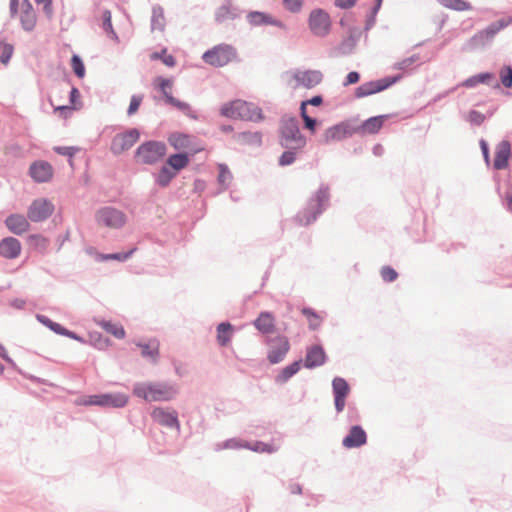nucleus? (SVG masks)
<instances>
[{
	"instance_id": "obj_49",
	"label": "nucleus",
	"mask_w": 512,
	"mask_h": 512,
	"mask_svg": "<svg viewBox=\"0 0 512 512\" xmlns=\"http://www.w3.org/2000/svg\"><path fill=\"white\" fill-rule=\"evenodd\" d=\"M151 60H161L167 67H174L176 65V58L172 54L167 53V48L164 47L160 51L153 52L150 55Z\"/></svg>"
},
{
	"instance_id": "obj_60",
	"label": "nucleus",
	"mask_w": 512,
	"mask_h": 512,
	"mask_svg": "<svg viewBox=\"0 0 512 512\" xmlns=\"http://www.w3.org/2000/svg\"><path fill=\"white\" fill-rule=\"evenodd\" d=\"M384 282L392 283L398 278V272L389 265L383 266L380 271Z\"/></svg>"
},
{
	"instance_id": "obj_56",
	"label": "nucleus",
	"mask_w": 512,
	"mask_h": 512,
	"mask_svg": "<svg viewBox=\"0 0 512 512\" xmlns=\"http://www.w3.org/2000/svg\"><path fill=\"white\" fill-rule=\"evenodd\" d=\"M110 340L101 333L95 332L90 334V343L97 349L103 350L107 348Z\"/></svg>"
},
{
	"instance_id": "obj_40",
	"label": "nucleus",
	"mask_w": 512,
	"mask_h": 512,
	"mask_svg": "<svg viewBox=\"0 0 512 512\" xmlns=\"http://www.w3.org/2000/svg\"><path fill=\"white\" fill-rule=\"evenodd\" d=\"M153 382H136L133 385L132 393L135 397L151 402Z\"/></svg>"
},
{
	"instance_id": "obj_38",
	"label": "nucleus",
	"mask_w": 512,
	"mask_h": 512,
	"mask_svg": "<svg viewBox=\"0 0 512 512\" xmlns=\"http://www.w3.org/2000/svg\"><path fill=\"white\" fill-rule=\"evenodd\" d=\"M166 25L164 9L161 5L155 4L152 7L151 31H164Z\"/></svg>"
},
{
	"instance_id": "obj_55",
	"label": "nucleus",
	"mask_w": 512,
	"mask_h": 512,
	"mask_svg": "<svg viewBox=\"0 0 512 512\" xmlns=\"http://www.w3.org/2000/svg\"><path fill=\"white\" fill-rule=\"evenodd\" d=\"M103 327L117 339H123L125 337V329L121 325L112 323L111 321H104Z\"/></svg>"
},
{
	"instance_id": "obj_46",
	"label": "nucleus",
	"mask_w": 512,
	"mask_h": 512,
	"mask_svg": "<svg viewBox=\"0 0 512 512\" xmlns=\"http://www.w3.org/2000/svg\"><path fill=\"white\" fill-rule=\"evenodd\" d=\"M219 173L217 177V181L219 185L222 187V191L228 189L231 180L233 179V175L229 169V167L221 163L218 165Z\"/></svg>"
},
{
	"instance_id": "obj_36",
	"label": "nucleus",
	"mask_w": 512,
	"mask_h": 512,
	"mask_svg": "<svg viewBox=\"0 0 512 512\" xmlns=\"http://www.w3.org/2000/svg\"><path fill=\"white\" fill-rule=\"evenodd\" d=\"M176 176L177 174L164 163L158 173L154 174V182L159 187L166 188Z\"/></svg>"
},
{
	"instance_id": "obj_3",
	"label": "nucleus",
	"mask_w": 512,
	"mask_h": 512,
	"mask_svg": "<svg viewBox=\"0 0 512 512\" xmlns=\"http://www.w3.org/2000/svg\"><path fill=\"white\" fill-rule=\"evenodd\" d=\"M278 144L281 147L301 146L307 144L306 136L300 131L299 121L295 116L284 115L279 121Z\"/></svg>"
},
{
	"instance_id": "obj_52",
	"label": "nucleus",
	"mask_w": 512,
	"mask_h": 512,
	"mask_svg": "<svg viewBox=\"0 0 512 512\" xmlns=\"http://www.w3.org/2000/svg\"><path fill=\"white\" fill-rule=\"evenodd\" d=\"M70 62L75 76L79 79L84 78L86 70L83 59L78 54H73Z\"/></svg>"
},
{
	"instance_id": "obj_23",
	"label": "nucleus",
	"mask_w": 512,
	"mask_h": 512,
	"mask_svg": "<svg viewBox=\"0 0 512 512\" xmlns=\"http://www.w3.org/2000/svg\"><path fill=\"white\" fill-rule=\"evenodd\" d=\"M177 393V389L167 382H153L151 402L171 401Z\"/></svg>"
},
{
	"instance_id": "obj_51",
	"label": "nucleus",
	"mask_w": 512,
	"mask_h": 512,
	"mask_svg": "<svg viewBox=\"0 0 512 512\" xmlns=\"http://www.w3.org/2000/svg\"><path fill=\"white\" fill-rule=\"evenodd\" d=\"M301 313L308 318L310 330H317L320 327L322 320L316 310L311 307H303Z\"/></svg>"
},
{
	"instance_id": "obj_45",
	"label": "nucleus",
	"mask_w": 512,
	"mask_h": 512,
	"mask_svg": "<svg viewBox=\"0 0 512 512\" xmlns=\"http://www.w3.org/2000/svg\"><path fill=\"white\" fill-rule=\"evenodd\" d=\"M153 85L156 90L162 93L163 99L167 104V95H172L171 92L168 91L173 86L172 79L157 76L153 82Z\"/></svg>"
},
{
	"instance_id": "obj_20",
	"label": "nucleus",
	"mask_w": 512,
	"mask_h": 512,
	"mask_svg": "<svg viewBox=\"0 0 512 512\" xmlns=\"http://www.w3.org/2000/svg\"><path fill=\"white\" fill-rule=\"evenodd\" d=\"M494 36L490 32L488 27L478 31L472 37H470L462 46V51L471 52L484 48L486 45L490 44L493 40Z\"/></svg>"
},
{
	"instance_id": "obj_32",
	"label": "nucleus",
	"mask_w": 512,
	"mask_h": 512,
	"mask_svg": "<svg viewBox=\"0 0 512 512\" xmlns=\"http://www.w3.org/2000/svg\"><path fill=\"white\" fill-rule=\"evenodd\" d=\"M302 358L293 361L291 364L284 367L276 376L275 383L276 384H285L288 382L294 375H296L301 369Z\"/></svg>"
},
{
	"instance_id": "obj_12",
	"label": "nucleus",
	"mask_w": 512,
	"mask_h": 512,
	"mask_svg": "<svg viewBox=\"0 0 512 512\" xmlns=\"http://www.w3.org/2000/svg\"><path fill=\"white\" fill-rule=\"evenodd\" d=\"M125 213L115 207L106 206L97 212V221L106 227L120 229L126 224Z\"/></svg>"
},
{
	"instance_id": "obj_30",
	"label": "nucleus",
	"mask_w": 512,
	"mask_h": 512,
	"mask_svg": "<svg viewBox=\"0 0 512 512\" xmlns=\"http://www.w3.org/2000/svg\"><path fill=\"white\" fill-rule=\"evenodd\" d=\"M233 137L240 145L260 147L263 134L260 131H242L234 134Z\"/></svg>"
},
{
	"instance_id": "obj_24",
	"label": "nucleus",
	"mask_w": 512,
	"mask_h": 512,
	"mask_svg": "<svg viewBox=\"0 0 512 512\" xmlns=\"http://www.w3.org/2000/svg\"><path fill=\"white\" fill-rule=\"evenodd\" d=\"M22 250L21 242L12 236L0 240V256L5 259H16L20 256Z\"/></svg>"
},
{
	"instance_id": "obj_58",
	"label": "nucleus",
	"mask_w": 512,
	"mask_h": 512,
	"mask_svg": "<svg viewBox=\"0 0 512 512\" xmlns=\"http://www.w3.org/2000/svg\"><path fill=\"white\" fill-rule=\"evenodd\" d=\"M144 99L143 94H133L130 99V103L127 109V115L132 116L139 110V107Z\"/></svg>"
},
{
	"instance_id": "obj_34",
	"label": "nucleus",
	"mask_w": 512,
	"mask_h": 512,
	"mask_svg": "<svg viewBox=\"0 0 512 512\" xmlns=\"http://www.w3.org/2000/svg\"><path fill=\"white\" fill-rule=\"evenodd\" d=\"M494 79H495V74L493 72H489V71L481 72V73L475 74V75L465 79L461 83V86L466 87V88H474L478 84L490 85L491 81H493Z\"/></svg>"
},
{
	"instance_id": "obj_17",
	"label": "nucleus",
	"mask_w": 512,
	"mask_h": 512,
	"mask_svg": "<svg viewBox=\"0 0 512 512\" xmlns=\"http://www.w3.org/2000/svg\"><path fill=\"white\" fill-rule=\"evenodd\" d=\"M151 417L159 425L167 428H175L180 430V422L176 410L166 411L162 407H155L151 412Z\"/></svg>"
},
{
	"instance_id": "obj_5",
	"label": "nucleus",
	"mask_w": 512,
	"mask_h": 512,
	"mask_svg": "<svg viewBox=\"0 0 512 512\" xmlns=\"http://www.w3.org/2000/svg\"><path fill=\"white\" fill-rule=\"evenodd\" d=\"M129 397L125 393H100L88 395L80 402L85 406H99L102 408H123L127 405Z\"/></svg>"
},
{
	"instance_id": "obj_62",
	"label": "nucleus",
	"mask_w": 512,
	"mask_h": 512,
	"mask_svg": "<svg viewBox=\"0 0 512 512\" xmlns=\"http://www.w3.org/2000/svg\"><path fill=\"white\" fill-rule=\"evenodd\" d=\"M486 120V116L478 110L472 109L468 114V121L472 125L480 126Z\"/></svg>"
},
{
	"instance_id": "obj_25",
	"label": "nucleus",
	"mask_w": 512,
	"mask_h": 512,
	"mask_svg": "<svg viewBox=\"0 0 512 512\" xmlns=\"http://www.w3.org/2000/svg\"><path fill=\"white\" fill-rule=\"evenodd\" d=\"M137 250V247H133L128 251L114 252V253H100L95 248L89 247L86 252L93 256L96 262H105L110 260H116L119 262L127 261Z\"/></svg>"
},
{
	"instance_id": "obj_29",
	"label": "nucleus",
	"mask_w": 512,
	"mask_h": 512,
	"mask_svg": "<svg viewBox=\"0 0 512 512\" xmlns=\"http://www.w3.org/2000/svg\"><path fill=\"white\" fill-rule=\"evenodd\" d=\"M167 140L169 145L179 152L190 147V141L196 140V137L185 132L176 131L170 133Z\"/></svg>"
},
{
	"instance_id": "obj_42",
	"label": "nucleus",
	"mask_w": 512,
	"mask_h": 512,
	"mask_svg": "<svg viewBox=\"0 0 512 512\" xmlns=\"http://www.w3.org/2000/svg\"><path fill=\"white\" fill-rule=\"evenodd\" d=\"M499 78L500 83L496 82L493 85L494 89L500 88V84H502L505 88H512V65L504 64L499 70Z\"/></svg>"
},
{
	"instance_id": "obj_50",
	"label": "nucleus",
	"mask_w": 512,
	"mask_h": 512,
	"mask_svg": "<svg viewBox=\"0 0 512 512\" xmlns=\"http://www.w3.org/2000/svg\"><path fill=\"white\" fill-rule=\"evenodd\" d=\"M249 445V441L241 440L239 438H229L223 441L222 443L217 444L216 450H222V449H232V450H238L241 448L247 449Z\"/></svg>"
},
{
	"instance_id": "obj_53",
	"label": "nucleus",
	"mask_w": 512,
	"mask_h": 512,
	"mask_svg": "<svg viewBox=\"0 0 512 512\" xmlns=\"http://www.w3.org/2000/svg\"><path fill=\"white\" fill-rule=\"evenodd\" d=\"M247 449L258 453H273L276 451L273 444L259 440H256L253 443L249 442Z\"/></svg>"
},
{
	"instance_id": "obj_4",
	"label": "nucleus",
	"mask_w": 512,
	"mask_h": 512,
	"mask_svg": "<svg viewBox=\"0 0 512 512\" xmlns=\"http://www.w3.org/2000/svg\"><path fill=\"white\" fill-rule=\"evenodd\" d=\"M167 153L166 144L162 141L148 140L139 145L135 151L136 160L145 165H154Z\"/></svg>"
},
{
	"instance_id": "obj_61",
	"label": "nucleus",
	"mask_w": 512,
	"mask_h": 512,
	"mask_svg": "<svg viewBox=\"0 0 512 512\" xmlns=\"http://www.w3.org/2000/svg\"><path fill=\"white\" fill-rule=\"evenodd\" d=\"M1 46L2 52L0 54V63L7 65L12 58L14 46L10 43H3Z\"/></svg>"
},
{
	"instance_id": "obj_41",
	"label": "nucleus",
	"mask_w": 512,
	"mask_h": 512,
	"mask_svg": "<svg viewBox=\"0 0 512 512\" xmlns=\"http://www.w3.org/2000/svg\"><path fill=\"white\" fill-rule=\"evenodd\" d=\"M333 397H348L350 386L346 379L336 376L332 380Z\"/></svg>"
},
{
	"instance_id": "obj_15",
	"label": "nucleus",
	"mask_w": 512,
	"mask_h": 512,
	"mask_svg": "<svg viewBox=\"0 0 512 512\" xmlns=\"http://www.w3.org/2000/svg\"><path fill=\"white\" fill-rule=\"evenodd\" d=\"M54 175L53 166L45 160H36L29 167V176L36 183H47Z\"/></svg>"
},
{
	"instance_id": "obj_47",
	"label": "nucleus",
	"mask_w": 512,
	"mask_h": 512,
	"mask_svg": "<svg viewBox=\"0 0 512 512\" xmlns=\"http://www.w3.org/2000/svg\"><path fill=\"white\" fill-rule=\"evenodd\" d=\"M439 4L445 8L455 11H468L472 10V5L466 0H437Z\"/></svg>"
},
{
	"instance_id": "obj_14",
	"label": "nucleus",
	"mask_w": 512,
	"mask_h": 512,
	"mask_svg": "<svg viewBox=\"0 0 512 512\" xmlns=\"http://www.w3.org/2000/svg\"><path fill=\"white\" fill-rule=\"evenodd\" d=\"M328 361V356L321 344H314L306 348L305 358L302 359V365L306 369H315L324 365Z\"/></svg>"
},
{
	"instance_id": "obj_54",
	"label": "nucleus",
	"mask_w": 512,
	"mask_h": 512,
	"mask_svg": "<svg viewBox=\"0 0 512 512\" xmlns=\"http://www.w3.org/2000/svg\"><path fill=\"white\" fill-rule=\"evenodd\" d=\"M511 23H512V16H507V17H504L499 20L491 22L487 27L489 29V33L491 32L493 34V36L495 37V35L500 30L506 28Z\"/></svg>"
},
{
	"instance_id": "obj_6",
	"label": "nucleus",
	"mask_w": 512,
	"mask_h": 512,
	"mask_svg": "<svg viewBox=\"0 0 512 512\" xmlns=\"http://www.w3.org/2000/svg\"><path fill=\"white\" fill-rule=\"evenodd\" d=\"M237 57V50L230 44H218L211 49L206 50L202 55V60L216 68L223 67Z\"/></svg>"
},
{
	"instance_id": "obj_35",
	"label": "nucleus",
	"mask_w": 512,
	"mask_h": 512,
	"mask_svg": "<svg viewBox=\"0 0 512 512\" xmlns=\"http://www.w3.org/2000/svg\"><path fill=\"white\" fill-rule=\"evenodd\" d=\"M217 342L221 347H226L232 338L234 326L229 321L221 322L217 325Z\"/></svg>"
},
{
	"instance_id": "obj_63",
	"label": "nucleus",
	"mask_w": 512,
	"mask_h": 512,
	"mask_svg": "<svg viewBox=\"0 0 512 512\" xmlns=\"http://www.w3.org/2000/svg\"><path fill=\"white\" fill-rule=\"evenodd\" d=\"M283 6L291 13H299L303 7L304 0H283Z\"/></svg>"
},
{
	"instance_id": "obj_2",
	"label": "nucleus",
	"mask_w": 512,
	"mask_h": 512,
	"mask_svg": "<svg viewBox=\"0 0 512 512\" xmlns=\"http://www.w3.org/2000/svg\"><path fill=\"white\" fill-rule=\"evenodd\" d=\"M220 112L222 116L227 118L241 119L255 123L264 119L262 109L259 106L241 99L224 104Z\"/></svg>"
},
{
	"instance_id": "obj_16",
	"label": "nucleus",
	"mask_w": 512,
	"mask_h": 512,
	"mask_svg": "<svg viewBox=\"0 0 512 512\" xmlns=\"http://www.w3.org/2000/svg\"><path fill=\"white\" fill-rule=\"evenodd\" d=\"M510 159H512V145L510 141L503 139L495 147L493 169L497 171L507 169Z\"/></svg>"
},
{
	"instance_id": "obj_43",
	"label": "nucleus",
	"mask_w": 512,
	"mask_h": 512,
	"mask_svg": "<svg viewBox=\"0 0 512 512\" xmlns=\"http://www.w3.org/2000/svg\"><path fill=\"white\" fill-rule=\"evenodd\" d=\"M102 29L108 35V37H110L111 39H113L117 42L119 41L118 34L116 33V31L113 28L112 14L109 9H104L102 11Z\"/></svg>"
},
{
	"instance_id": "obj_28",
	"label": "nucleus",
	"mask_w": 512,
	"mask_h": 512,
	"mask_svg": "<svg viewBox=\"0 0 512 512\" xmlns=\"http://www.w3.org/2000/svg\"><path fill=\"white\" fill-rule=\"evenodd\" d=\"M254 327L263 335H269L275 331V316L270 311H261L253 321Z\"/></svg>"
},
{
	"instance_id": "obj_57",
	"label": "nucleus",
	"mask_w": 512,
	"mask_h": 512,
	"mask_svg": "<svg viewBox=\"0 0 512 512\" xmlns=\"http://www.w3.org/2000/svg\"><path fill=\"white\" fill-rule=\"evenodd\" d=\"M53 151L58 155L67 156L70 165H72V159L79 148L76 146H55Z\"/></svg>"
},
{
	"instance_id": "obj_22",
	"label": "nucleus",
	"mask_w": 512,
	"mask_h": 512,
	"mask_svg": "<svg viewBox=\"0 0 512 512\" xmlns=\"http://www.w3.org/2000/svg\"><path fill=\"white\" fill-rule=\"evenodd\" d=\"M367 443V433L361 425H353L348 434L342 439L343 447L347 449L360 448Z\"/></svg>"
},
{
	"instance_id": "obj_11",
	"label": "nucleus",
	"mask_w": 512,
	"mask_h": 512,
	"mask_svg": "<svg viewBox=\"0 0 512 512\" xmlns=\"http://www.w3.org/2000/svg\"><path fill=\"white\" fill-rule=\"evenodd\" d=\"M140 138V131L137 128H131L123 133L116 134L111 141L110 151L114 155H120L130 149Z\"/></svg>"
},
{
	"instance_id": "obj_19",
	"label": "nucleus",
	"mask_w": 512,
	"mask_h": 512,
	"mask_svg": "<svg viewBox=\"0 0 512 512\" xmlns=\"http://www.w3.org/2000/svg\"><path fill=\"white\" fill-rule=\"evenodd\" d=\"M361 36L362 31L359 27L350 26L348 36L343 38L336 47L338 55L347 56L352 54Z\"/></svg>"
},
{
	"instance_id": "obj_44",
	"label": "nucleus",
	"mask_w": 512,
	"mask_h": 512,
	"mask_svg": "<svg viewBox=\"0 0 512 512\" xmlns=\"http://www.w3.org/2000/svg\"><path fill=\"white\" fill-rule=\"evenodd\" d=\"M27 242L32 249L40 253H44L47 250L49 243L48 239L42 234H30L27 237Z\"/></svg>"
},
{
	"instance_id": "obj_31",
	"label": "nucleus",
	"mask_w": 512,
	"mask_h": 512,
	"mask_svg": "<svg viewBox=\"0 0 512 512\" xmlns=\"http://www.w3.org/2000/svg\"><path fill=\"white\" fill-rule=\"evenodd\" d=\"M170 169H172L176 174L185 169L189 164V156L187 153L182 151L170 154L165 162Z\"/></svg>"
},
{
	"instance_id": "obj_8",
	"label": "nucleus",
	"mask_w": 512,
	"mask_h": 512,
	"mask_svg": "<svg viewBox=\"0 0 512 512\" xmlns=\"http://www.w3.org/2000/svg\"><path fill=\"white\" fill-rule=\"evenodd\" d=\"M308 27L311 33L316 37L324 38L328 36L332 28L329 13L322 8L313 9L308 17Z\"/></svg>"
},
{
	"instance_id": "obj_10",
	"label": "nucleus",
	"mask_w": 512,
	"mask_h": 512,
	"mask_svg": "<svg viewBox=\"0 0 512 512\" xmlns=\"http://www.w3.org/2000/svg\"><path fill=\"white\" fill-rule=\"evenodd\" d=\"M356 120L346 119L329 128L324 132V143L332 141H341L357 133Z\"/></svg>"
},
{
	"instance_id": "obj_27",
	"label": "nucleus",
	"mask_w": 512,
	"mask_h": 512,
	"mask_svg": "<svg viewBox=\"0 0 512 512\" xmlns=\"http://www.w3.org/2000/svg\"><path fill=\"white\" fill-rule=\"evenodd\" d=\"M294 79L298 85L312 89L322 82L323 73L320 70H305L295 73Z\"/></svg>"
},
{
	"instance_id": "obj_26",
	"label": "nucleus",
	"mask_w": 512,
	"mask_h": 512,
	"mask_svg": "<svg viewBox=\"0 0 512 512\" xmlns=\"http://www.w3.org/2000/svg\"><path fill=\"white\" fill-rule=\"evenodd\" d=\"M4 224L7 229L15 235H22L30 228L28 219L19 213H12L8 215L4 221Z\"/></svg>"
},
{
	"instance_id": "obj_64",
	"label": "nucleus",
	"mask_w": 512,
	"mask_h": 512,
	"mask_svg": "<svg viewBox=\"0 0 512 512\" xmlns=\"http://www.w3.org/2000/svg\"><path fill=\"white\" fill-rule=\"evenodd\" d=\"M230 8L227 5H221L215 11V21L217 23H223L229 19Z\"/></svg>"
},
{
	"instance_id": "obj_37",
	"label": "nucleus",
	"mask_w": 512,
	"mask_h": 512,
	"mask_svg": "<svg viewBox=\"0 0 512 512\" xmlns=\"http://www.w3.org/2000/svg\"><path fill=\"white\" fill-rule=\"evenodd\" d=\"M167 104L180 110L184 115L193 120H198L199 115L192 110L189 103L175 98L173 95H167Z\"/></svg>"
},
{
	"instance_id": "obj_13",
	"label": "nucleus",
	"mask_w": 512,
	"mask_h": 512,
	"mask_svg": "<svg viewBox=\"0 0 512 512\" xmlns=\"http://www.w3.org/2000/svg\"><path fill=\"white\" fill-rule=\"evenodd\" d=\"M54 212V205L46 198H39L32 201L28 207L27 216L32 222L47 220Z\"/></svg>"
},
{
	"instance_id": "obj_59",
	"label": "nucleus",
	"mask_w": 512,
	"mask_h": 512,
	"mask_svg": "<svg viewBox=\"0 0 512 512\" xmlns=\"http://www.w3.org/2000/svg\"><path fill=\"white\" fill-rule=\"evenodd\" d=\"M420 60L419 54H413L399 62H396L393 66L394 69L406 71L410 66Z\"/></svg>"
},
{
	"instance_id": "obj_9",
	"label": "nucleus",
	"mask_w": 512,
	"mask_h": 512,
	"mask_svg": "<svg viewBox=\"0 0 512 512\" xmlns=\"http://www.w3.org/2000/svg\"><path fill=\"white\" fill-rule=\"evenodd\" d=\"M266 344L270 346L267 353V360L270 364H278L282 362L291 348L290 341L285 335L268 337Z\"/></svg>"
},
{
	"instance_id": "obj_7",
	"label": "nucleus",
	"mask_w": 512,
	"mask_h": 512,
	"mask_svg": "<svg viewBox=\"0 0 512 512\" xmlns=\"http://www.w3.org/2000/svg\"><path fill=\"white\" fill-rule=\"evenodd\" d=\"M401 79L402 74H396L362 83L355 89L354 96L359 99L382 92L396 84Z\"/></svg>"
},
{
	"instance_id": "obj_1",
	"label": "nucleus",
	"mask_w": 512,
	"mask_h": 512,
	"mask_svg": "<svg viewBox=\"0 0 512 512\" xmlns=\"http://www.w3.org/2000/svg\"><path fill=\"white\" fill-rule=\"evenodd\" d=\"M330 187L321 183L319 188L307 199L306 204L294 216V221L299 226L313 224L330 206Z\"/></svg>"
},
{
	"instance_id": "obj_33",
	"label": "nucleus",
	"mask_w": 512,
	"mask_h": 512,
	"mask_svg": "<svg viewBox=\"0 0 512 512\" xmlns=\"http://www.w3.org/2000/svg\"><path fill=\"white\" fill-rule=\"evenodd\" d=\"M282 148L284 151L278 158V165L280 167H286L292 165L296 161L298 153L302 152L305 147L289 145Z\"/></svg>"
},
{
	"instance_id": "obj_48",
	"label": "nucleus",
	"mask_w": 512,
	"mask_h": 512,
	"mask_svg": "<svg viewBox=\"0 0 512 512\" xmlns=\"http://www.w3.org/2000/svg\"><path fill=\"white\" fill-rule=\"evenodd\" d=\"M37 22L36 13L22 11L20 14V23L21 27L26 32H31L34 30Z\"/></svg>"
},
{
	"instance_id": "obj_18",
	"label": "nucleus",
	"mask_w": 512,
	"mask_h": 512,
	"mask_svg": "<svg viewBox=\"0 0 512 512\" xmlns=\"http://www.w3.org/2000/svg\"><path fill=\"white\" fill-rule=\"evenodd\" d=\"M246 19L251 26L271 25L283 30H287V25L280 19L274 18L272 15L262 11H250Z\"/></svg>"
},
{
	"instance_id": "obj_21",
	"label": "nucleus",
	"mask_w": 512,
	"mask_h": 512,
	"mask_svg": "<svg viewBox=\"0 0 512 512\" xmlns=\"http://www.w3.org/2000/svg\"><path fill=\"white\" fill-rule=\"evenodd\" d=\"M396 114H381L372 116L364 120L360 125H356L357 133L361 134H377L383 127L386 120L392 118Z\"/></svg>"
},
{
	"instance_id": "obj_39",
	"label": "nucleus",
	"mask_w": 512,
	"mask_h": 512,
	"mask_svg": "<svg viewBox=\"0 0 512 512\" xmlns=\"http://www.w3.org/2000/svg\"><path fill=\"white\" fill-rule=\"evenodd\" d=\"M137 346L141 348V355L150 358L153 363H156L159 357V343L156 340L148 343L138 342Z\"/></svg>"
}]
</instances>
